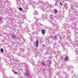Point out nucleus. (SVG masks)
<instances>
[{"label":"nucleus","mask_w":78,"mask_h":78,"mask_svg":"<svg viewBox=\"0 0 78 78\" xmlns=\"http://www.w3.org/2000/svg\"><path fill=\"white\" fill-rule=\"evenodd\" d=\"M32 5L33 6V8L34 9L35 7L37 6L38 8H41V2H38L36 3L35 2H33Z\"/></svg>","instance_id":"obj_1"},{"label":"nucleus","mask_w":78,"mask_h":78,"mask_svg":"<svg viewBox=\"0 0 78 78\" xmlns=\"http://www.w3.org/2000/svg\"><path fill=\"white\" fill-rule=\"evenodd\" d=\"M50 22H52V25H54V23H53V21H52L53 20H54V18H53V17H54V16L53 15H50Z\"/></svg>","instance_id":"obj_2"},{"label":"nucleus","mask_w":78,"mask_h":78,"mask_svg":"<svg viewBox=\"0 0 78 78\" xmlns=\"http://www.w3.org/2000/svg\"><path fill=\"white\" fill-rule=\"evenodd\" d=\"M38 20V19H37L36 20V23L37 26H42V24H41V23L37 22V21Z\"/></svg>","instance_id":"obj_3"},{"label":"nucleus","mask_w":78,"mask_h":78,"mask_svg":"<svg viewBox=\"0 0 78 78\" xmlns=\"http://www.w3.org/2000/svg\"><path fill=\"white\" fill-rule=\"evenodd\" d=\"M42 17H43V19H46L48 17V15H43L42 16Z\"/></svg>","instance_id":"obj_4"},{"label":"nucleus","mask_w":78,"mask_h":78,"mask_svg":"<svg viewBox=\"0 0 78 78\" xmlns=\"http://www.w3.org/2000/svg\"><path fill=\"white\" fill-rule=\"evenodd\" d=\"M11 36L12 37L13 39H15V38H16V35H15L14 34H12Z\"/></svg>","instance_id":"obj_5"},{"label":"nucleus","mask_w":78,"mask_h":78,"mask_svg":"<svg viewBox=\"0 0 78 78\" xmlns=\"http://www.w3.org/2000/svg\"><path fill=\"white\" fill-rule=\"evenodd\" d=\"M64 8L65 9H67V8H68L67 5V4H65V5H64Z\"/></svg>","instance_id":"obj_6"},{"label":"nucleus","mask_w":78,"mask_h":78,"mask_svg":"<svg viewBox=\"0 0 78 78\" xmlns=\"http://www.w3.org/2000/svg\"><path fill=\"white\" fill-rule=\"evenodd\" d=\"M38 43H39V41L37 40L36 41V44L35 45L36 47H38Z\"/></svg>","instance_id":"obj_7"},{"label":"nucleus","mask_w":78,"mask_h":78,"mask_svg":"<svg viewBox=\"0 0 78 78\" xmlns=\"http://www.w3.org/2000/svg\"><path fill=\"white\" fill-rule=\"evenodd\" d=\"M75 17H72L71 18H70V20H73L75 19Z\"/></svg>","instance_id":"obj_8"},{"label":"nucleus","mask_w":78,"mask_h":78,"mask_svg":"<svg viewBox=\"0 0 78 78\" xmlns=\"http://www.w3.org/2000/svg\"><path fill=\"white\" fill-rule=\"evenodd\" d=\"M38 13V12H37V11H35L34 12V15H37V14Z\"/></svg>","instance_id":"obj_9"},{"label":"nucleus","mask_w":78,"mask_h":78,"mask_svg":"<svg viewBox=\"0 0 78 78\" xmlns=\"http://www.w3.org/2000/svg\"><path fill=\"white\" fill-rule=\"evenodd\" d=\"M16 2L17 5H19V4H20V2L19 1V0H17L16 1Z\"/></svg>","instance_id":"obj_10"},{"label":"nucleus","mask_w":78,"mask_h":78,"mask_svg":"<svg viewBox=\"0 0 78 78\" xmlns=\"http://www.w3.org/2000/svg\"><path fill=\"white\" fill-rule=\"evenodd\" d=\"M42 34H44L45 33V30H42Z\"/></svg>","instance_id":"obj_11"},{"label":"nucleus","mask_w":78,"mask_h":78,"mask_svg":"<svg viewBox=\"0 0 78 78\" xmlns=\"http://www.w3.org/2000/svg\"><path fill=\"white\" fill-rule=\"evenodd\" d=\"M68 58H69V57L66 56L65 57V60H66V61H68Z\"/></svg>","instance_id":"obj_12"},{"label":"nucleus","mask_w":78,"mask_h":78,"mask_svg":"<svg viewBox=\"0 0 78 78\" xmlns=\"http://www.w3.org/2000/svg\"><path fill=\"white\" fill-rule=\"evenodd\" d=\"M54 37V39H56L57 38V35H56Z\"/></svg>","instance_id":"obj_13"},{"label":"nucleus","mask_w":78,"mask_h":78,"mask_svg":"<svg viewBox=\"0 0 78 78\" xmlns=\"http://www.w3.org/2000/svg\"><path fill=\"white\" fill-rule=\"evenodd\" d=\"M72 77H73V78H78V77L76 76H72Z\"/></svg>","instance_id":"obj_14"},{"label":"nucleus","mask_w":78,"mask_h":78,"mask_svg":"<svg viewBox=\"0 0 78 78\" xmlns=\"http://www.w3.org/2000/svg\"><path fill=\"white\" fill-rule=\"evenodd\" d=\"M19 10L20 11H22V8L20 7L19 8Z\"/></svg>","instance_id":"obj_15"},{"label":"nucleus","mask_w":78,"mask_h":78,"mask_svg":"<svg viewBox=\"0 0 78 78\" xmlns=\"http://www.w3.org/2000/svg\"><path fill=\"white\" fill-rule=\"evenodd\" d=\"M51 61H48V64L49 65H50L51 64Z\"/></svg>","instance_id":"obj_16"},{"label":"nucleus","mask_w":78,"mask_h":78,"mask_svg":"<svg viewBox=\"0 0 78 78\" xmlns=\"http://www.w3.org/2000/svg\"><path fill=\"white\" fill-rule=\"evenodd\" d=\"M42 10H43V11H44V12H45V9H44V8H42V9H41Z\"/></svg>","instance_id":"obj_17"},{"label":"nucleus","mask_w":78,"mask_h":78,"mask_svg":"<svg viewBox=\"0 0 78 78\" xmlns=\"http://www.w3.org/2000/svg\"><path fill=\"white\" fill-rule=\"evenodd\" d=\"M57 3V2L56 1L55 4V6H58V4H57V3Z\"/></svg>","instance_id":"obj_18"},{"label":"nucleus","mask_w":78,"mask_h":78,"mask_svg":"<svg viewBox=\"0 0 78 78\" xmlns=\"http://www.w3.org/2000/svg\"><path fill=\"white\" fill-rule=\"evenodd\" d=\"M1 52H3V48H1Z\"/></svg>","instance_id":"obj_19"},{"label":"nucleus","mask_w":78,"mask_h":78,"mask_svg":"<svg viewBox=\"0 0 78 78\" xmlns=\"http://www.w3.org/2000/svg\"><path fill=\"white\" fill-rule=\"evenodd\" d=\"M28 72H26V76H28Z\"/></svg>","instance_id":"obj_20"},{"label":"nucleus","mask_w":78,"mask_h":78,"mask_svg":"<svg viewBox=\"0 0 78 78\" xmlns=\"http://www.w3.org/2000/svg\"><path fill=\"white\" fill-rule=\"evenodd\" d=\"M76 46H77L78 45V42L77 41V42H76Z\"/></svg>","instance_id":"obj_21"},{"label":"nucleus","mask_w":78,"mask_h":78,"mask_svg":"<svg viewBox=\"0 0 78 78\" xmlns=\"http://www.w3.org/2000/svg\"><path fill=\"white\" fill-rule=\"evenodd\" d=\"M28 0V2H30V3L31 2V1H32V0Z\"/></svg>","instance_id":"obj_22"},{"label":"nucleus","mask_w":78,"mask_h":78,"mask_svg":"<svg viewBox=\"0 0 78 78\" xmlns=\"http://www.w3.org/2000/svg\"><path fill=\"white\" fill-rule=\"evenodd\" d=\"M31 63L33 65H34V62H31Z\"/></svg>","instance_id":"obj_23"},{"label":"nucleus","mask_w":78,"mask_h":78,"mask_svg":"<svg viewBox=\"0 0 78 78\" xmlns=\"http://www.w3.org/2000/svg\"><path fill=\"white\" fill-rule=\"evenodd\" d=\"M14 73L15 74H17V72H15V71L14 72Z\"/></svg>","instance_id":"obj_24"},{"label":"nucleus","mask_w":78,"mask_h":78,"mask_svg":"<svg viewBox=\"0 0 78 78\" xmlns=\"http://www.w3.org/2000/svg\"><path fill=\"white\" fill-rule=\"evenodd\" d=\"M60 5H61V6H62V2H60Z\"/></svg>","instance_id":"obj_25"},{"label":"nucleus","mask_w":78,"mask_h":78,"mask_svg":"<svg viewBox=\"0 0 78 78\" xmlns=\"http://www.w3.org/2000/svg\"><path fill=\"white\" fill-rule=\"evenodd\" d=\"M42 64H43L44 66H45V63H44V62H43Z\"/></svg>","instance_id":"obj_26"},{"label":"nucleus","mask_w":78,"mask_h":78,"mask_svg":"<svg viewBox=\"0 0 78 78\" xmlns=\"http://www.w3.org/2000/svg\"><path fill=\"white\" fill-rule=\"evenodd\" d=\"M76 25V23H74V26L75 25Z\"/></svg>","instance_id":"obj_27"},{"label":"nucleus","mask_w":78,"mask_h":78,"mask_svg":"<svg viewBox=\"0 0 78 78\" xmlns=\"http://www.w3.org/2000/svg\"><path fill=\"white\" fill-rule=\"evenodd\" d=\"M55 12H57V10L56 9H55Z\"/></svg>","instance_id":"obj_28"},{"label":"nucleus","mask_w":78,"mask_h":78,"mask_svg":"<svg viewBox=\"0 0 78 78\" xmlns=\"http://www.w3.org/2000/svg\"><path fill=\"white\" fill-rule=\"evenodd\" d=\"M68 71H70V68H68Z\"/></svg>","instance_id":"obj_29"},{"label":"nucleus","mask_w":78,"mask_h":78,"mask_svg":"<svg viewBox=\"0 0 78 78\" xmlns=\"http://www.w3.org/2000/svg\"><path fill=\"white\" fill-rule=\"evenodd\" d=\"M76 53L77 55H78V51H76Z\"/></svg>","instance_id":"obj_30"},{"label":"nucleus","mask_w":78,"mask_h":78,"mask_svg":"<svg viewBox=\"0 0 78 78\" xmlns=\"http://www.w3.org/2000/svg\"><path fill=\"white\" fill-rule=\"evenodd\" d=\"M71 8L72 9H73V6H71Z\"/></svg>","instance_id":"obj_31"},{"label":"nucleus","mask_w":78,"mask_h":78,"mask_svg":"<svg viewBox=\"0 0 78 78\" xmlns=\"http://www.w3.org/2000/svg\"><path fill=\"white\" fill-rule=\"evenodd\" d=\"M59 78H63L62 76H59Z\"/></svg>","instance_id":"obj_32"},{"label":"nucleus","mask_w":78,"mask_h":78,"mask_svg":"<svg viewBox=\"0 0 78 78\" xmlns=\"http://www.w3.org/2000/svg\"><path fill=\"white\" fill-rule=\"evenodd\" d=\"M65 78H69V76H66V77H65Z\"/></svg>","instance_id":"obj_33"},{"label":"nucleus","mask_w":78,"mask_h":78,"mask_svg":"<svg viewBox=\"0 0 78 78\" xmlns=\"http://www.w3.org/2000/svg\"><path fill=\"white\" fill-rule=\"evenodd\" d=\"M75 13H76V14H78V12H75Z\"/></svg>","instance_id":"obj_34"},{"label":"nucleus","mask_w":78,"mask_h":78,"mask_svg":"<svg viewBox=\"0 0 78 78\" xmlns=\"http://www.w3.org/2000/svg\"><path fill=\"white\" fill-rule=\"evenodd\" d=\"M23 65L24 66H25V64H23Z\"/></svg>","instance_id":"obj_35"},{"label":"nucleus","mask_w":78,"mask_h":78,"mask_svg":"<svg viewBox=\"0 0 78 78\" xmlns=\"http://www.w3.org/2000/svg\"><path fill=\"white\" fill-rule=\"evenodd\" d=\"M26 28H28V27H27Z\"/></svg>","instance_id":"obj_36"},{"label":"nucleus","mask_w":78,"mask_h":78,"mask_svg":"<svg viewBox=\"0 0 78 78\" xmlns=\"http://www.w3.org/2000/svg\"><path fill=\"white\" fill-rule=\"evenodd\" d=\"M34 19H36L35 18H34Z\"/></svg>","instance_id":"obj_37"},{"label":"nucleus","mask_w":78,"mask_h":78,"mask_svg":"<svg viewBox=\"0 0 78 78\" xmlns=\"http://www.w3.org/2000/svg\"><path fill=\"white\" fill-rule=\"evenodd\" d=\"M55 1H56V0H55Z\"/></svg>","instance_id":"obj_38"},{"label":"nucleus","mask_w":78,"mask_h":78,"mask_svg":"<svg viewBox=\"0 0 78 78\" xmlns=\"http://www.w3.org/2000/svg\"><path fill=\"white\" fill-rule=\"evenodd\" d=\"M75 32H76V31H75Z\"/></svg>","instance_id":"obj_39"},{"label":"nucleus","mask_w":78,"mask_h":78,"mask_svg":"<svg viewBox=\"0 0 78 78\" xmlns=\"http://www.w3.org/2000/svg\"><path fill=\"white\" fill-rule=\"evenodd\" d=\"M43 46H44V45Z\"/></svg>","instance_id":"obj_40"},{"label":"nucleus","mask_w":78,"mask_h":78,"mask_svg":"<svg viewBox=\"0 0 78 78\" xmlns=\"http://www.w3.org/2000/svg\"><path fill=\"white\" fill-rule=\"evenodd\" d=\"M28 55H29L28 54Z\"/></svg>","instance_id":"obj_41"},{"label":"nucleus","mask_w":78,"mask_h":78,"mask_svg":"<svg viewBox=\"0 0 78 78\" xmlns=\"http://www.w3.org/2000/svg\"><path fill=\"white\" fill-rule=\"evenodd\" d=\"M31 27H32V26H31Z\"/></svg>","instance_id":"obj_42"}]
</instances>
